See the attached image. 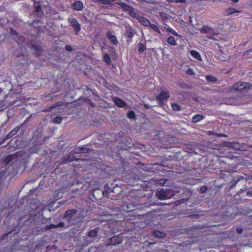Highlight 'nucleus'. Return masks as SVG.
I'll list each match as a JSON object with an SVG mask.
<instances>
[{
    "label": "nucleus",
    "mask_w": 252,
    "mask_h": 252,
    "mask_svg": "<svg viewBox=\"0 0 252 252\" xmlns=\"http://www.w3.org/2000/svg\"><path fill=\"white\" fill-rule=\"evenodd\" d=\"M77 211L75 209L66 210L63 215V219L65 220L69 224H73L76 222Z\"/></svg>",
    "instance_id": "f257e3e1"
},
{
    "label": "nucleus",
    "mask_w": 252,
    "mask_h": 252,
    "mask_svg": "<svg viewBox=\"0 0 252 252\" xmlns=\"http://www.w3.org/2000/svg\"><path fill=\"white\" fill-rule=\"evenodd\" d=\"M223 145L227 147H229L236 150L244 151L245 144L242 143L237 142H225Z\"/></svg>",
    "instance_id": "f03ea898"
},
{
    "label": "nucleus",
    "mask_w": 252,
    "mask_h": 252,
    "mask_svg": "<svg viewBox=\"0 0 252 252\" xmlns=\"http://www.w3.org/2000/svg\"><path fill=\"white\" fill-rule=\"evenodd\" d=\"M170 190L169 189H161L156 192V196L160 200H165L170 198Z\"/></svg>",
    "instance_id": "7ed1b4c3"
},
{
    "label": "nucleus",
    "mask_w": 252,
    "mask_h": 252,
    "mask_svg": "<svg viewBox=\"0 0 252 252\" xmlns=\"http://www.w3.org/2000/svg\"><path fill=\"white\" fill-rule=\"evenodd\" d=\"M68 21L71 26L73 28L75 34L77 35L81 30V26L74 18H69Z\"/></svg>",
    "instance_id": "20e7f679"
},
{
    "label": "nucleus",
    "mask_w": 252,
    "mask_h": 252,
    "mask_svg": "<svg viewBox=\"0 0 252 252\" xmlns=\"http://www.w3.org/2000/svg\"><path fill=\"white\" fill-rule=\"evenodd\" d=\"M250 84L245 82H238L232 87V89L237 91H242L250 88Z\"/></svg>",
    "instance_id": "39448f33"
},
{
    "label": "nucleus",
    "mask_w": 252,
    "mask_h": 252,
    "mask_svg": "<svg viewBox=\"0 0 252 252\" xmlns=\"http://www.w3.org/2000/svg\"><path fill=\"white\" fill-rule=\"evenodd\" d=\"M32 48L34 51V54L37 56H40L43 51L42 44L40 42H34L31 44Z\"/></svg>",
    "instance_id": "423d86ee"
},
{
    "label": "nucleus",
    "mask_w": 252,
    "mask_h": 252,
    "mask_svg": "<svg viewBox=\"0 0 252 252\" xmlns=\"http://www.w3.org/2000/svg\"><path fill=\"white\" fill-rule=\"evenodd\" d=\"M80 158H76L74 155H73V153L70 152L68 155L64 157L61 162V164H66L68 162L72 161H77L79 160ZM80 160H83V159H80Z\"/></svg>",
    "instance_id": "0eeeda50"
},
{
    "label": "nucleus",
    "mask_w": 252,
    "mask_h": 252,
    "mask_svg": "<svg viewBox=\"0 0 252 252\" xmlns=\"http://www.w3.org/2000/svg\"><path fill=\"white\" fill-rule=\"evenodd\" d=\"M18 156V153H16L14 154L9 155L8 157L4 158V159L3 160V162L5 163V165L9 164L10 163V162H12V163H13L14 161H16Z\"/></svg>",
    "instance_id": "6e6552de"
},
{
    "label": "nucleus",
    "mask_w": 252,
    "mask_h": 252,
    "mask_svg": "<svg viewBox=\"0 0 252 252\" xmlns=\"http://www.w3.org/2000/svg\"><path fill=\"white\" fill-rule=\"evenodd\" d=\"M122 241L123 240L121 237L118 236H114L110 238L108 243L106 244V246L115 245L121 243Z\"/></svg>",
    "instance_id": "1a4fd4ad"
},
{
    "label": "nucleus",
    "mask_w": 252,
    "mask_h": 252,
    "mask_svg": "<svg viewBox=\"0 0 252 252\" xmlns=\"http://www.w3.org/2000/svg\"><path fill=\"white\" fill-rule=\"evenodd\" d=\"M169 97V93L168 91H162L159 95L156 96V99L159 101V105H160L162 100L168 99Z\"/></svg>",
    "instance_id": "9d476101"
},
{
    "label": "nucleus",
    "mask_w": 252,
    "mask_h": 252,
    "mask_svg": "<svg viewBox=\"0 0 252 252\" xmlns=\"http://www.w3.org/2000/svg\"><path fill=\"white\" fill-rule=\"evenodd\" d=\"M137 20L141 24L144 26L149 27V25H150V21L145 17L140 15L139 17H138Z\"/></svg>",
    "instance_id": "9b49d317"
},
{
    "label": "nucleus",
    "mask_w": 252,
    "mask_h": 252,
    "mask_svg": "<svg viewBox=\"0 0 252 252\" xmlns=\"http://www.w3.org/2000/svg\"><path fill=\"white\" fill-rule=\"evenodd\" d=\"M20 126L15 127L11 131H10L9 133L6 136L5 138H4V140L11 138V137L14 136L15 135L17 134V133L20 130Z\"/></svg>",
    "instance_id": "f8f14e48"
},
{
    "label": "nucleus",
    "mask_w": 252,
    "mask_h": 252,
    "mask_svg": "<svg viewBox=\"0 0 252 252\" xmlns=\"http://www.w3.org/2000/svg\"><path fill=\"white\" fill-rule=\"evenodd\" d=\"M73 8L76 10H81L83 8V4L81 1H77L72 4Z\"/></svg>",
    "instance_id": "ddd939ff"
},
{
    "label": "nucleus",
    "mask_w": 252,
    "mask_h": 252,
    "mask_svg": "<svg viewBox=\"0 0 252 252\" xmlns=\"http://www.w3.org/2000/svg\"><path fill=\"white\" fill-rule=\"evenodd\" d=\"M106 36L107 38L112 42L114 44L117 45L118 44V41L116 37L114 35L111 34V32H107Z\"/></svg>",
    "instance_id": "4468645a"
},
{
    "label": "nucleus",
    "mask_w": 252,
    "mask_h": 252,
    "mask_svg": "<svg viewBox=\"0 0 252 252\" xmlns=\"http://www.w3.org/2000/svg\"><path fill=\"white\" fill-rule=\"evenodd\" d=\"M223 104L228 105H236L237 104L236 99L235 98H228L223 100Z\"/></svg>",
    "instance_id": "2eb2a0df"
},
{
    "label": "nucleus",
    "mask_w": 252,
    "mask_h": 252,
    "mask_svg": "<svg viewBox=\"0 0 252 252\" xmlns=\"http://www.w3.org/2000/svg\"><path fill=\"white\" fill-rule=\"evenodd\" d=\"M114 102L116 105L121 107H124L126 105L125 101L118 97L114 99Z\"/></svg>",
    "instance_id": "dca6fc26"
},
{
    "label": "nucleus",
    "mask_w": 252,
    "mask_h": 252,
    "mask_svg": "<svg viewBox=\"0 0 252 252\" xmlns=\"http://www.w3.org/2000/svg\"><path fill=\"white\" fill-rule=\"evenodd\" d=\"M153 234L157 238H164L165 237V234L159 230H155L153 232Z\"/></svg>",
    "instance_id": "f3484780"
},
{
    "label": "nucleus",
    "mask_w": 252,
    "mask_h": 252,
    "mask_svg": "<svg viewBox=\"0 0 252 252\" xmlns=\"http://www.w3.org/2000/svg\"><path fill=\"white\" fill-rule=\"evenodd\" d=\"M240 11H238L234 8H229L227 9L225 11V14L226 16L230 15L234 13H239Z\"/></svg>",
    "instance_id": "a211bd4d"
},
{
    "label": "nucleus",
    "mask_w": 252,
    "mask_h": 252,
    "mask_svg": "<svg viewBox=\"0 0 252 252\" xmlns=\"http://www.w3.org/2000/svg\"><path fill=\"white\" fill-rule=\"evenodd\" d=\"M63 226H64V223L63 222H61L60 223H59L58 225L52 224L49 225H47L45 229L49 230V229H51L52 228H56L59 227H63Z\"/></svg>",
    "instance_id": "6ab92c4d"
},
{
    "label": "nucleus",
    "mask_w": 252,
    "mask_h": 252,
    "mask_svg": "<svg viewBox=\"0 0 252 252\" xmlns=\"http://www.w3.org/2000/svg\"><path fill=\"white\" fill-rule=\"evenodd\" d=\"M204 118V116H203L202 115L197 114L194 116L192 118V121L193 123H197L199 121L203 120Z\"/></svg>",
    "instance_id": "aec40b11"
},
{
    "label": "nucleus",
    "mask_w": 252,
    "mask_h": 252,
    "mask_svg": "<svg viewBox=\"0 0 252 252\" xmlns=\"http://www.w3.org/2000/svg\"><path fill=\"white\" fill-rule=\"evenodd\" d=\"M190 53L192 57H193L195 59H196L198 61L201 60V57L198 52L194 51V50H191L190 51Z\"/></svg>",
    "instance_id": "412c9836"
},
{
    "label": "nucleus",
    "mask_w": 252,
    "mask_h": 252,
    "mask_svg": "<svg viewBox=\"0 0 252 252\" xmlns=\"http://www.w3.org/2000/svg\"><path fill=\"white\" fill-rule=\"evenodd\" d=\"M128 12L129 15L131 17L135 18L137 20L138 19V17H139L140 16L135 11H134V9L133 7H131V9L129 10Z\"/></svg>",
    "instance_id": "4be33fe9"
},
{
    "label": "nucleus",
    "mask_w": 252,
    "mask_h": 252,
    "mask_svg": "<svg viewBox=\"0 0 252 252\" xmlns=\"http://www.w3.org/2000/svg\"><path fill=\"white\" fill-rule=\"evenodd\" d=\"M117 3L125 11H128L132 7L126 4L125 3L118 2Z\"/></svg>",
    "instance_id": "5701e85b"
},
{
    "label": "nucleus",
    "mask_w": 252,
    "mask_h": 252,
    "mask_svg": "<svg viewBox=\"0 0 252 252\" xmlns=\"http://www.w3.org/2000/svg\"><path fill=\"white\" fill-rule=\"evenodd\" d=\"M97 233V230L96 229L91 230L88 232V236L91 238H94L96 237Z\"/></svg>",
    "instance_id": "b1692460"
},
{
    "label": "nucleus",
    "mask_w": 252,
    "mask_h": 252,
    "mask_svg": "<svg viewBox=\"0 0 252 252\" xmlns=\"http://www.w3.org/2000/svg\"><path fill=\"white\" fill-rule=\"evenodd\" d=\"M124 209L127 212L131 211L134 209L135 206L132 204H126L124 205Z\"/></svg>",
    "instance_id": "393cba45"
},
{
    "label": "nucleus",
    "mask_w": 252,
    "mask_h": 252,
    "mask_svg": "<svg viewBox=\"0 0 252 252\" xmlns=\"http://www.w3.org/2000/svg\"><path fill=\"white\" fill-rule=\"evenodd\" d=\"M14 39L17 41L19 45H21L24 42L25 38L21 35H18L15 37Z\"/></svg>",
    "instance_id": "a878e982"
},
{
    "label": "nucleus",
    "mask_w": 252,
    "mask_h": 252,
    "mask_svg": "<svg viewBox=\"0 0 252 252\" xmlns=\"http://www.w3.org/2000/svg\"><path fill=\"white\" fill-rule=\"evenodd\" d=\"M138 52L140 53L143 52L146 50V45L143 43H139L138 44Z\"/></svg>",
    "instance_id": "bb28decb"
},
{
    "label": "nucleus",
    "mask_w": 252,
    "mask_h": 252,
    "mask_svg": "<svg viewBox=\"0 0 252 252\" xmlns=\"http://www.w3.org/2000/svg\"><path fill=\"white\" fill-rule=\"evenodd\" d=\"M201 32L204 33H209L212 32V30L210 28L204 25L202 27Z\"/></svg>",
    "instance_id": "cd10ccee"
},
{
    "label": "nucleus",
    "mask_w": 252,
    "mask_h": 252,
    "mask_svg": "<svg viewBox=\"0 0 252 252\" xmlns=\"http://www.w3.org/2000/svg\"><path fill=\"white\" fill-rule=\"evenodd\" d=\"M103 60L104 62L106 63L107 64H110L111 63V59L110 58L109 55L107 53L104 55Z\"/></svg>",
    "instance_id": "c85d7f7f"
},
{
    "label": "nucleus",
    "mask_w": 252,
    "mask_h": 252,
    "mask_svg": "<svg viewBox=\"0 0 252 252\" xmlns=\"http://www.w3.org/2000/svg\"><path fill=\"white\" fill-rule=\"evenodd\" d=\"M167 43L169 44L175 45H176V41L174 37L170 36L167 39Z\"/></svg>",
    "instance_id": "c756f323"
},
{
    "label": "nucleus",
    "mask_w": 252,
    "mask_h": 252,
    "mask_svg": "<svg viewBox=\"0 0 252 252\" xmlns=\"http://www.w3.org/2000/svg\"><path fill=\"white\" fill-rule=\"evenodd\" d=\"M63 120V117L58 116L54 118L53 120V122L56 124H60Z\"/></svg>",
    "instance_id": "7c9ffc66"
},
{
    "label": "nucleus",
    "mask_w": 252,
    "mask_h": 252,
    "mask_svg": "<svg viewBox=\"0 0 252 252\" xmlns=\"http://www.w3.org/2000/svg\"><path fill=\"white\" fill-rule=\"evenodd\" d=\"M80 147L81 148L82 153H88L90 151V149L88 148L87 145H83Z\"/></svg>",
    "instance_id": "2f4dec72"
},
{
    "label": "nucleus",
    "mask_w": 252,
    "mask_h": 252,
    "mask_svg": "<svg viewBox=\"0 0 252 252\" xmlns=\"http://www.w3.org/2000/svg\"><path fill=\"white\" fill-rule=\"evenodd\" d=\"M149 27H151L152 29H153L154 31L158 32V33L161 34L158 27L154 24H151L150 25H149Z\"/></svg>",
    "instance_id": "473e14b6"
},
{
    "label": "nucleus",
    "mask_w": 252,
    "mask_h": 252,
    "mask_svg": "<svg viewBox=\"0 0 252 252\" xmlns=\"http://www.w3.org/2000/svg\"><path fill=\"white\" fill-rule=\"evenodd\" d=\"M206 79L208 81L212 82H214L216 81H217V79L215 77H214L212 75L207 76L206 77Z\"/></svg>",
    "instance_id": "72a5a7b5"
},
{
    "label": "nucleus",
    "mask_w": 252,
    "mask_h": 252,
    "mask_svg": "<svg viewBox=\"0 0 252 252\" xmlns=\"http://www.w3.org/2000/svg\"><path fill=\"white\" fill-rule=\"evenodd\" d=\"M126 35L127 37L131 38L132 37L134 34L132 32V30L131 29L126 30Z\"/></svg>",
    "instance_id": "f704fd0d"
},
{
    "label": "nucleus",
    "mask_w": 252,
    "mask_h": 252,
    "mask_svg": "<svg viewBox=\"0 0 252 252\" xmlns=\"http://www.w3.org/2000/svg\"><path fill=\"white\" fill-rule=\"evenodd\" d=\"M165 29L166 31L169 32H171L172 34H173L174 35L178 36V34L177 32H176L175 31L172 30L171 28H169V27L165 28Z\"/></svg>",
    "instance_id": "c9c22d12"
},
{
    "label": "nucleus",
    "mask_w": 252,
    "mask_h": 252,
    "mask_svg": "<svg viewBox=\"0 0 252 252\" xmlns=\"http://www.w3.org/2000/svg\"><path fill=\"white\" fill-rule=\"evenodd\" d=\"M99 3L105 5H109L111 4V1L109 0H96Z\"/></svg>",
    "instance_id": "e433bc0d"
},
{
    "label": "nucleus",
    "mask_w": 252,
    "mask_h": 252,
    "mask_svg": "<svg viewBox=\"0 0 252 252\" xmlns=\"http://www.w3.org/2000/svg\"><path fill=\"white\" fill-rule=\"evenodd\" d=\"M172 107L173 109L175 111H178L180 109V106L176 103H174L172 105Z\"/></svg>",
    "instance_id": "4c0bfd02"
},
{
    "label": "nucleus",
    "mask_w": 252,
    "mask_h": 252,
    "mask_svg": "<svg viewBox=\"0 0 252 252\" xmlns=\"http://www.w3.org/2000/svg\"><path fill=\"white\" fill-rule=\"evenodd\" d=\"M71 152H72V153H73L74 155V154L82 153L81 147H77V148H75Z\"/></svg>",
    "instance_id": "58836bf2"
},
{
    "label": "nucleus",
    "mask_w": 252,
    "mask_h": 252,
    "mask_svg": "<svg viewBox=\"0 0 252 252\" xmlns=\"http://www.w3.org/2000/svg\"><path fill=\"white\" fill-rule=\"evenodd\" d=\"M127 117L129 119H133L135 116V113L133 111H130L127 113Z\"/></svg>",
    "instance_id": "ea45409f"
},
{
    "label": "nucleus",
    "mask_w": 252,
    "mask_h": 252,
    "mask_svg": "<svg viewBox=\"0 0 252 252\" xmlns=\"http://www.w3.org/2000/svg\"><path fill=\"white\" fill-rule=\"evenodd\" d=\"M207 190V188L206 186L202 187L199 190L200 193H205Z\"/></svg>",
    "instance_id": "a19ab883"
},
{
    "label": "nucleus",
    "mask_w": 252,
    "mask_h": 252,
    "mask_svg": "<svg viewBox=\"0 0 252 252\" xmlns=\"http://www.w3.org/2000/svg\"><path fill=\"white\" fill-rule=\"evenodd\" d=\"M65 49L67 51H71L72 50V47L70 45H66Z\"/></svg>",
    "instance_id": "79ce46f5"
},
{
    "label": "nucleus",
    "mask_w": 252,
    "mask_h": 252,
    "mask_svg": "<svg viewBox=\"0 0 252 252\" xmlns=\"http://www.w3.org/2000/svg\"><path fill=\"white\" fill-rule=\"evenodd\" d=\"M109 190H104L103 191V195L104 196L109 197Z\"/></svg>",
    "instance_id": "37998d69"
},
{
    "label": "nucleus",
    "mask_w": 252,
    "mask_h": 252,
    "mask_svg": "<svg viewBox=\"0 0 252 252\" xmlns=\"http://www.w3.org/2000/svg\"><path fill=\"white\" fill-rule=\"evenodd\" d=\"M215 135L217 137H227V135L226 134H222V133H215Z\"/></svg>",
    "instance_id": "c03bdc74"
},
{
    "label": "nucleus",
    "mask_w": 252,
    "mask_h": 252,
    "mask_svg": "<svg viewBox=\"0 0 252 252\" xmlns=\"http://www.w3.org/2000/svg\"><path fill=\"white\" fill-rule=\"evenodd\" d=\"M10 33L12 34V35H15L16 36H18V33L17 32L12 29H10Z\"/></svg>",
    "instance_id": "a18cd8bd"
},
{
    "label": "nucleus",
    "mask_w": 252,
    "mask_h": 252,
    "mask_svg": "<svg viewBox=\"0 0 252 252\" xmlns=\"http://www.w3.org/2000/svg\"><path fill=\"white\" fill-rule=\"evenodd\" d=\"M243 229L242 227H237L236 228V231L238 233L241 234L243 232Z\"/></svg>",
    "instance_id": "49530a36"
},
{
    "label": "nucleus",
    "mask_w": 252,
    "mask_h": 252,
    "mask_svg": "<svg viewBox=\"0 0 252 252\" xmlns=\"http://www.w3.org/2000/svg\"><path fill=\"white\" fill-rule=\"evenodd\" d=\"M104 190H109V192L110 191L113 192V189L112 190L111 188L109 187L107 185L105 186V189Z\"/></svg>",
    "instance_id": "de8ad7c7"
},
{
    "label": "nucleus",
    "mask_w": 252,
    "mask_h": 252,
    "mask_svg": "<svg viewBox=\"0 0 252 252\" xmlns=\"http://www.w3.org/2000/svg\"><path fill=\"white\" fill-rule=\"evenodd\" d=\"M208 147H210L211 149H219V146L216 145L215 146H211V145H208Z\"/></svg>",
    "instance_id": "09e8293b"
},
{
    "label": "nucleus",
    "mask_w": 252,
    "mask_h": 252,
    "mask_svg": "<svg viewBox=\"0 0 252 252\" xmlns=\"http://www.w3.org/2000/svg\"><path fill=\"white\" fill-rule=\"evenodd\" d=\"M91 242V241H86L85 242H84L83 244V246H88L89 244H90Z\"/></svg>",
    "instance_id": "8fccbe9b"
},
{
    "label": "nucleus",
    "mask_w": 252,
    "mask_h": 252,
    "mask_svg": "<svg viewBox=\"0 0 252 252\" xmlns=\"http://www.w3.org/2000/svg\"><path fill=\"white\" fill-rule=\"evenodd\" d=\"M190 217L192 219H198L199 218V215L194 214V215L190 216Z\"/></svg>",
    "instance_id": "3c124183"
},
{
    "label": "nucleus",
    "mask_w": 252,
    "mask_h": 252,
    "mask_svg": "<svg viewBox=\"0 0 252 252\" xmlns=\"http://www.w3.org/2000/svg\"><path fill=\"white\" fill-rule=\"evenodd\" d=\"M240 178H238L236 181H233V184L231 186V187L234 186L236 183L240 180Z\"/></svg>",
    "instance_id": "603ef678"
},
{
    "label": "nucleus",
    "mask_w": 252,
    "mask_h": 252,
    "mask_svg": "<svg viewBox=\"0 0 252 252\" xmlns=\"http://www.w3.org/2000/svg\"><path fill=\"white\" fill-rule=\"evenodd\" d=\"M247 195L249 196H252V190H248L247 192Z\"/></svg>",
    "instance_id": "864d4df0"
},
{
    "label": "nucleus",
    "mask_w": 252,
    "mask_h": 252,
    "mask_svg": "<svg viewBox=\"0 0 252 252\" xmlns=\"http://www.w3.org/2000/svg\"><path fill=\"white\" fill-rule=\"evenodd\" d=\"M174 1L176 2H180L182 3L186 2V0H174Z\"/></svg>",
    "instance_id": "5fc2aeb1"
},
{
    "label": "nucleus",
    "mask_w": 252,
    "mask_h": 252,
    "mask_svg": "<svg viewBox=\"0 0 252 252\" xmlns=\"http://www.w3.org/2000/svg\"><path fill=\"white\" fill-rule=\"evenodd\" d=\"M40 9H41L40 6L38 5V6H36L35 10H36V12H39Z\"/></svg>",
    "instance_id": "6e6d98bb"
},
{
    "label": "nucleus",
    "mask_w": 252,
    "mask_h": 252,
    "mask_svg": "<svg viewBox=\"0 0 252 252\" xmlns=\"http://www.w3.org/2000/svg\"><path fill=\"white\" fill-rule=\"evenodd\" d=\"M180 86L182 88H188V85L186 84H182V85H180Z\"/></svg>",
    "instance_id": "4d7b16f0"
},
{
    "label": "nucleus",
    "mask_w": 252,
    "mask_h": 252,
    "mask_svg": "<svg viewBox=\"0 0 252 252\" xmlns=\"http://www.w3.org/2000/svg\"><path fill=\"white\" fill-rule=\"evenodd\" d=\"M187 73L189 75H191V74H193V71H192V70L189 69V70H188Z\"/></svg>",
    "instance_id": "13d9d810"
},
{
    "label": "nucleus",
    "mask_w": 252,
    "mask_h": 252,
    "mask_svg": "<svg viewBox=\"0 0 252 252\" xmlns=\"http://www.w3.org/2000/svg\"><path fill=\"white\" fill-rule=\"evenodd\" d=\"M11 116V111L8 110L7 111V117L9 118Z\"/></svg>",
    "instance_id": "bf43d9fd"
},
{
    "label": "nucleus",
    "mask_w": 252,
    "mask_h": 252,
    "mask_svg": "<svg viewBox=\"0 0 252 252\" xmlns=\"http://www.w3.org/2000/svg\"><path fill=\"white\" fill-rule=\"evenodd\" d=\"M215 135V133H214L212 131H209L208 132V135Z\"/></svg>",
    "instance_id": "052dcab7"
},
{
    "label": "nucleus",
    "mask_w": 252,
    "mask_h": 252,
    "mask_svg": "<svg viewBox=\"0 0 252 252\" xmlns=\"http://www.w3.org/2000/svg\"><path fill=\"white\" fill-rule=\"evenodd\" d=\"M144 107L146 109H149L150 108V106H149V105L146 104L144 105Z\"/></svg>",
    "instance_id": "680f3d73"
},
{
    "label": "nucleus",
    "mask_w": 252,
    "mask_h": 252,
    "mask_svg": "<svg viewBox=\"0 0 252 252\" xmlns=\"http://www.w3.org/2000/svg\"><path fill=\"white\" fill-rule=\"evenodd\" d=\"M3 22H4L7 23V22H8V20H7V19H6V18H4V19H3Z\"/></svg>",
    "instance_id": "e2e57ef3"
},
{
    "label": "nucleus",
    "mask_w": 252,
    "mask_h": 252,
    "mask_svg": "<svg viewBox=\"0 0 252 252\" xmlns=\"http://www.w3.org/2000/svg\"><path fill=\"white\" fill-rule=\"evenodd\" d=\"M232 1H233L234 2H238L239 0H231Z\"/></svg>",
    "instance_id": "0e129e2a"
},
{
    "label": "nucleus",
    "mask_w": 252,
    "mask_h": 252,
    "mask_svg": "<svg viewBox=\"0 0 252 252\" xmlns=\"http://www.w3.org/2000/svg\"><path fill=\"white\" fill-rule=\"evenodd\" d=\"M59 91H60V90H58L54 91L53 93H56V92H59Z\"/></svg>",
    "instance_id": "69168bd1"
},
{
    "label": "nucleus",
    "mask_w": 252,
    "mask_h": 252,
    "mask_svg": "<svg viewBox=\"0 0 252 252\" xmlns=\"http://www.w3.org/2000/svg\"><path fill=\"white\" fill-rule=\"evenodd\" d=\"M193 99H194V100L195 101H197L198 100H197V98H196V97H195V98H194Z\"/></svg>",
    "instance_id": "338daca9"
},
{
    "label": "nucleus",
    "mask_w": 252,
    "mask_h": 252,
    "mask_svg": "<svg viewBox=\"0 0 252 252\" xmlns=\"http://www.w3.org/2000/svg\"><path fill=\"white\" fill-rule=\"evenodd\" d=\"M75 191H78H78H79V189H75Z\"/></svg>",
    "instance_id": "774afa93"
}]
</instances>
